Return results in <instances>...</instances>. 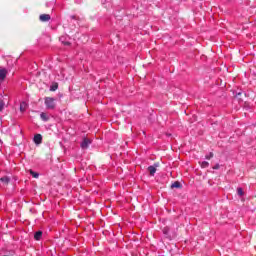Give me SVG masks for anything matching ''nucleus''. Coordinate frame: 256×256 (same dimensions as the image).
Returning <instances> with one entry per match:
<instances>
[{
  "label": "nucleus",
  "mask_w": 256,
  "mask_h": 256,
  "mask_svg": "<svg viewBox=\"0 0 256 256\" xmlns=\"http://www.w3.org/2000/svg\"><path fill=\"white\" fill-rule=\"evenodd\" d=\"M45 105L47 109H55V99L51 97L45 98Z\"/></svg>",
  "instance_id": "f257e3e1"
},
{
  "label": "nucleus",
  "mask_w": 256,
  "mask_h": 256,
  "mask_svg": "<svg viewBox=\"0 0 256 256\" xmlns=\"http://www.w3.org/2000/svg\"><path fill=\"white\" fill-rule=\"evenodd\" d=\"M157 167H159V164H154L153 166L148 167L151 177L155 176V173H157Z\"/></svg>",
  "instance_id": "f03ea898"
},
{
  "label": "nucleus",
  "mask_w": 256,
  "mask_h": 256,
  "mask_svg": "<svg viewBox=\"0 0 256 256\" xmlns=\"http://www.w3.org/2000/svg\"><path fill=\"white\" fill-rule=\"evenodd\" d=\"M39 19L42 23H47V21H51V15L49 14H41Z\"/></svg>",
  "instance_id": "7ed1b4c3"
},
{
  "label": "nucleus",
  "mask_w": 256,
  "mask_h": 256,
  "mask_svg": "<svg viewBox=\"0 0 256 256\" xmlns=\"http://www.w3.org/2000/svg\"><path fill=\"white\" fill-rule=\"evenodd\" d=\"M34 143L36 145H41L43 143V136L41 134H36L34 136Z\"/></svg>",
  "instance_id": "20e7f679"
},
{
  "label": "nucleus",
  "mask_w": 256,
  "mask_h": 256,
  "mask_svg": "<svg viewBox=\"0 0 256 256\" xmlns=\"http://www.w3.org/2000/svg\"><path fill=\"white\" fill-rule=\"evenodd\" d=\"M89 145H91V140L85 138L83 142L81 143L82 149H88Z\"/></svg>",
  "instance_id": "39448f33"
},
{
  "label": "nucleus",
  "mask_w": 256,
  "mask_h": 256,
  "mask_svg": "<svg viewBox=\"0 0 256 256\" xmlns=\"http://www.w3.org/2000/svg\"><path fill=\"white\" fill-rule=\"evenodd\" d=\"M5 77H7V70L6 69H1L0 70V82L5 81Z\"/></svg>",
  "instance_id": "423d86ee"
},
{
  "label": "nucleus",
  "mask_w": 256,
  "mask_h": 256,
  "mask_svg": "<svg viewBox=\"0 0 256 256\" xmlns=\"http://www.w3.org/2000/svg\"><path fill=\"white\" fill-rule=\"evenodd\" d=\"M181 187H183V185L179 181H175L171 184V189H181Z\"/></svg>",
  "instance_id": "0eeeda50"
},
{
  "label": "nucleus",
  "mask_w": 256,
  "mask_h": 256,
  "mask_svg": "<svg viewBox=\"0 0 256 256\" xmlns=\"http://www.w3.org/2000/svg\"><path fill=\"white\" fill-rule=\"evenodd\" d=\"M1 183H4V185H9L11 178H9V176H3L2 178H0Z\"/></svg>",
  "instance_id": "6e6552de"
},
{
  "label": "nucleus",
  "mask_w": 256,
  "mask_h": 256,
  "mask_svg": "<svg viewBox=\"0 0 256 256\" xmlns=\"http://www.w3.org/2000/svg\"><path fill=\"white\" fill-rule=\"evenodd\" d=\"M41 237H43V232L42 231H37L35 234H34V239L36 241H40L41 240Z\"/></svg>",
  "instance_id": "1a4fd4ad"
},
{
  "label": "nucleus",
  "mask_w": 256,
  "mask_h": 256,
  "mask_svg": "<svg viewBox=\"0 0 256 256\" xmlns=\"http://www.w3.org/2000/svg\"><path fill=\"white\" fill-rule=\"evenodd\" d=\"M59 89V84L57 82H54L51 86H50V91H56Z\"/></svg>",
  "instance_id": "9d476101"
},
{
  "label": "nucleus",
  "mask_w": 256,
  "mask_h": 256,
  "mask_svg": "<svg viewBox=\"0 0 256 256\" xmlns=\"http://www.w3.org/2000/svg\"><path fill=\"white\" fill-rule=\"evenodd\" d=\"M26 109H27V103L22 102L20 104V111H21V113H25Z\"/></svg>",
  "instance_id": "9b49d317"
},
{
  "label": "nucleus",
  "mask_w": 256,
  "mask_h": 256,
  "mask_svg": "<svg viewBox=\"0 0 256 256\" xmlns=\"http://www.w3.org/2000/svg\"><path fill=\"white\" fill-rule=\"evenodd\" d=\"M40 117H41L42 121H49V116L45 112H42L40 114Z\"/></svg>",
  "instance_id": "f8f14e48"
},
{
  "label": "nucleus",
  "mask_w": 256,
  "mask_h": 256,
  "mask_svg": "<svg viewBox=\"0 0 256 256\" xmlns=\"http://www.w3.org/2000/svg\"><path fill=\"white\" fill-rule=\"evenodd\" d=\"M30 175H32V177H34V179H39V173L33 171V170H29Z\"/></svg>",
  "instance_id": "ddd939ff"
},
{
  "label": "nucleus",
  "mask_w": 256,
  "mask_h": 256,
  "mask_svg": "<svg viewBox=\"0 0 256 256\" xmlns=\"http://www.w3.org/2000/svg\"><path fill=\"white\" fill-rule=\"evenodd\" d=\"M3 109H5V101L0 99V111H3Z\"/></svg>",
  "instance_id": "4468645a"
},
{
  "label": "nucleus",
  "mask_w": 256,
  "mask_h": 256,
  "mask_svg": "<svg viewBox=\"0 0 256 256\" xmlns=\"http://www.w3.org/2000/svg\"><path fill=\"white\" fill-rule=\"evenodd\" d=\"M237 194L240 195V197H243V195L245 194V193L243 192V188H238V189H237Z\"/></svg>",
  "instance_id": "2eb2a0df"
},
{
  "label": "nucleus",
  "mask_w": 256,
  "mask_h": 256,
  "mask_svg": "<svg viewBox=\"0 0 256 256\" xmlns=\"http://www.w3.org/2000/svg\"><path fill=\"white\" fill-rule=\"evenodd\" d=\"M201 167H203V168L209 167V162L203 161V162L201 163Z\"/></svg>",
  "instance_id": "dca6fc26"
},
{
  "label": "nucleus",
  "mask_w": 256,
  "mask_h": 256,
  "mask_svg": "<svg viewBox=\"0 0 256 256\" xmlns=\"http://www.w3.org/2000/svg\"><path fill=\"white\" fill-rule=\"evenodd\" d=\"M206 159H213V152H210V154L208 156H206Z\"/></svg>",
  "instance_id": "f3484780"
},
{
  "label": "nucleus",
  "mask_w": 256,
  "mask_h": 256,
  "mask_svg": "<svg viewBox=\"0 0 256 256\" xmlns=\"http://www.w3.org/2000/svg\"><path fill=\"white\" fill-rule=\"evenodd\" d=\"M219 167H220L219 164H216V165L213 167V169H216V170H217V169H219Z\"/></svg>",
  "instance_id": "a211bd4d"
},
{
  "label": "nucleus",
  "mask_w": 256,
  "mask_h": 256,
  "mask_svg": "<svg viewBox=\"0 0 256 256\" xmlns=\"http://www.w3.org/2000/svg\"><path fill=\"white\" fill-rule=\"evenodd\" d=\"M64 45H71L70 42H63Z\"/></svg>",
  "instance_id": "6ab92c4d"
}]
</instances>
